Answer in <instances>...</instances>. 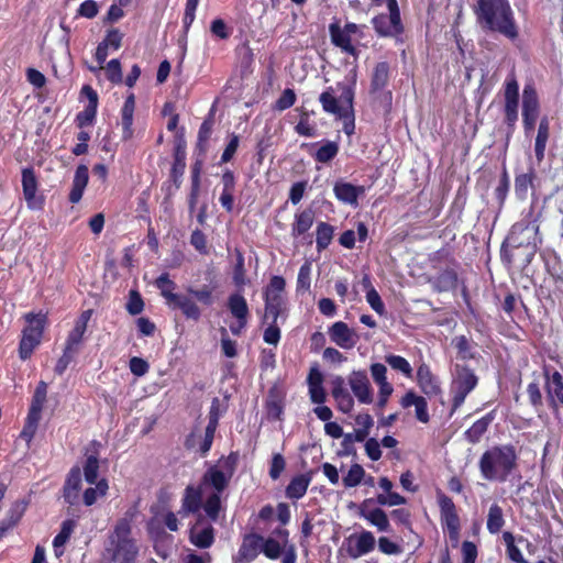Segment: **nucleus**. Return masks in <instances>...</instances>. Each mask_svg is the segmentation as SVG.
<instances>
[{
  "label": "nucleus",
  "instance_id": "59",
  "mask_svg": "<svg viewBox=\"0 0 563 563\" xmlns=\"http://www.w3.org/2000/svg\"><path fill=\"white\" fill-rule=\"evenodd\" d=\"M262 323L267 325L263 334L264 341L268 344L277 345L280 339V330L276 325V322H273L272 319H269L268 322H264L262 320Z\"/></svg>",
  "mask_w": 563,
  "mask_h": 563
},
{
  "label": "nucleus",
  "instance_id": "35",
  "mask_svg": "<svg viewBox=\"0 0 563 563\" xmlns=\"http://www.w3.org/2000/svg\"><path fill=\"white\" fill-rule=\"evenodd\" d=\"M202 487L189 485L185 489L181 508L187 514L197 512L202 506Z\"/></svg>",
  "mask_w": 563,
  "mask_h": 563
},
{
  "label": "nucleus",
  "instance_id": "23",
  "mask_svg": "<svg viewBox=\"0 0 563 563\" xmlns=\"http://www.w3.org/2000/svg\"><path fill=\"white\" fill-rule=\"evenodd\" d=\"M539 113V102L534 89L526 86L523 89V124L526 132L533 129Z\"/></svg>",
  "mask_w": 563,
  "mask_h": 563
},
{
  "label": "nucleus",
  "instance_id": "57",
  "mask_svg": "<svg viewBox=\"0 0 563 563\" xmlns=\"http://www.w3.org/2000/svg\"><path fill=\"white\" fill-rule=\"evenodd\" d=\"M78 355V353L74 351H69L68 349H63V354L57 360L56 365L54 367V372L56 375L62 376L66 369L68 368L69 364L75 360V357Z\"/></svg>",
  "mask_w": 563,
  "mask_h": 563
},
{
  "label": "nucleus",
  "instance_id": "54",
  "mask_svg": "<svg viewBox=\"0 0 563 563\" xmlns=\"http://www.w3.org/2000/svg\"><path fill=\"white\" fill-rule=\"evenodd\" d=\"M339 152V146L335 142H325L316 153V159L320 163H328L333 159Z\"/></svg>",
  "mask_w": 563,
  "mask_h": 563
},
{
  "label": "nucleus",
  "instance_id": "20",
  "mask_svg": "<svg viewBox=\"0 0 563 563\" xmlns=\"http://www.w3.org/2000/svg\"><path fill=\"white\" fill-rule=\"evenodd\" d=\"M376 539L371 531L363 530L349 538L347 553L351 558L357 559L368 554L375 548Z\"/></svg>",
  "mask_w": 563,
  "mask_h": 563
},
{
  "label": "nucleus",
  "instance_id": "14",
  "mask_svg": "<svg viewBox=\"0 0 563 563\" xmlns=\"http://www.w3.org/2000/svg\"><path fill=\"white\" fill-rule=\"evenodd\" d=\"M218 417H209L208 424L205 430V434H197L196 432H191L186 441L185 445L188 450L197 449V451L201 454V456L207 455L210 451L214 433L218 428Z\"/></svg>",
  "mask_w": 563,
  "mask_h": 563
},
{
  "label": "nucleus",
  "instance_id": "39",
  "mask_svg": "<svg viewBox=\"0 0 563 563\" xmlns=\"http://www.w3.org/2000/svg\"><path fill=\"white\" fill-rule=\"evenodd\" d=\"M536 178V170L533 167H529L528 173L516 176L515 179V191L518 198L526 199L528 189L532 187Z\"/></svg>",
  "mask_w": 563,
  "mask_h": 563
},
{
  "label": "nucleus",
  "instance_id": "49",
  "mask_svg": "<svg viewBox=\"0 0 563 563\" xmlns=\"http://www.w3.org/2000/svg\"><path fill=\"white\" fill-rule=\"evenodd\" d=\"M202 507L209 519L217 521L221 510V494H210L203 503Z\"/></svg>",
  "mask_w": 563,
  "mask_h": 563
},
{
  "label": "nucleus",
  "instance_id": "18",
  "mask_svg": "<svg viewBox=\"0 0 563 563\" xmlns=\"http://www.w3.org/2000/svg\"><path fill=\"white\" fill-rule=\"evenodd\" d=\"M330 340L341 349H353L358 342V334L343 321L334 322L328 331Z\"/></svg>",
  "mask_w": 563,
  "mask_h": 563
},
{
  "label": "nucleus",
  "instance_id": "64",
  "mask_svg": "<svg viewBox=\"0 0 563 563\" xmlns=\"http://www.w3.org/2000/svg\"><path fill=\"white\" fill-rule=\"evenodd\" d=\"M372 378L378 386L382 384L389 383L387 379V367L382 363H373L369 367Z\"/></svg>",
  "mask_w": 563,
  "mask_h": 563
},
{
  "label": "nucleus",
  "instance_id": "55",
  "mask_svg": "<svg viewBox=\"0 0 563 563\" xmlns=\"http://www.w3.org/2000/svg\"><path fill=\"white\" fill-rule=\"evenodd\" d=\"M123 36L124 34L119 29H110L107 31L101 44L108 49L118 51L122 46Z\"/></svg>",
  "mask_w": 563,
  "mask_h": 563
},
{
  "label": "nucleus",
  "instance_id": "9",
  "mask_svg": "<svg viewBox=\"0 0 563 563\" xmlns=\"http://www.w3.org/2000/svg\"><path fill=\"white\" fill-rule=\"evenodd\" d=\"M285 279L279 276H274L266 290H265V311L263 314V321L268 322L272 319L276 322L283 309L285 307Z\"/></svg>",
  "mask_w": 563,
  "mask_h": 563
},
{
  "label": "nucleus",
  "instance_id": "50",
  "mask_svg": "<svg viewBox=\"0 0 563 563\" xmlns=\"http://www.w3.org/2000/svg\"><path fill=\"white\" fill-rule=\"evenodd\" d=\"M365 477V471L362 465L353 464L347 474L343 477V484L346 488L356 487Z\"/></svg>",
  "mask_w": 563,
  "mask_h": 563
},
{
  "label": "nucleus",
  "instance_id": "52",
  "mask_svg": "<svg viewBox=\"0 0 563 563\" xmlns=\"http://www.w3.org/2000/svg\"><path fill=\"white\" fill-rule=\"evenodd\" d=\"M187 294L191 295L205 306H211L213 303V288L208 285H205L199 289L188 287Z\"/></svg>",
  "mask_w": 563,
  "mask_h": 563
},
{
  "label": "nucleus",
  "instance_id": "41",
  "mask_svg": "<svg viewBox=\"0 0 563 563\" xmlns=\"http://www.w3.org/2000/svg\"><path fill=\"white\" fill-rule=\"evenodd\" d=\"M363 285L364 287L367 289V292H366V301L368 302V305L371 306V308L377 312L379 316H384L386 310H385V305L379 296V294L376 291V289H374L372 287V284H371V280H369V277L368 276H364L363 278Z\"/></svg>",
  "mask_w": 563,
  "mask_h": 563
},
{
  "label": "nucleus",
  "instance_id": "58",
  "mask_svg": "<svg viewBox=\"0 0 563 563\" xmlns=\"http://www.w3.org/2000/svg\"><path fill=\"white\" fill-rule=\"evenodd\" d=\"M199 4V0H187L185 5V12L183 16V27L187 33L195 21L196 10Z\"/></svg>",
  "mask_w": 563,
  "mask_h": 563
},
{
  "label": "nucleus",
  "instance_id": "26",
  "mask_svg": "<svg viewBox=\"0 0 563 563\" xmlns=\"http://www.w3.org/2000/svg\"><path fill=\"white\" fill-rule=\"evenodd\" d=\"M417 383L420 389L429 397L437 396L441 393L439 379L424 363L420 364L417 369Z\"/></svg>",
  "mask_w": 563,
  "mask_h": 563
},
{
  "label": "nucleus",
  "instance_id": "10",
  "mask_svg": "<svg viewBox=\"0 0 563 563\" xmlns=\"http://www.w3.org/2000/svg\"><path fill=\"white\" fill-rule=\"evenodd\" d=\"M476 375L466 367H455L454 377L451 384L452 409L460 408L466 396L476 387Z\"/></svg>",
  "mask_w": 563,
  "mask_h": 563
},
{
  "label": "nucleus",
  "instance_id": "16",
  "mask_svg": "<svg viewBox=\"0 0 563 563\" xmlns=\"http://www.w3.org/2000/svg\"><path fill=\"white\" fill-rule=\"evenodd\" d=\"M373 500L365 499L358 507V515L369 525L375 527L378 532H389L391 527L386 512L378 507H371Z\"/></svg>",
  "mask_w": 563,
  "mask_h": 563
},
{
  "label": "nucleus",
  "instance_id": "28",
  "mask_svg": "<svg viewBox=\"0 0 563 563\" xmlns=\"http://www.w3.org/2000/svg\"><path fill=\"white\" fill-rule=\"evenodd\" d=\"M333 191L338 200L351 206H356L358 197L365 192L364 187L354 186L345 181H336Z\"/></svg>",
  "mask_w": 563,
  "mask_h": 563
},
{
  "label": "nucleus",
  "instance_id": "27",
  "mask_svg": "<svg viewBox=\"0 0 563 563\" xmlns=\"http://www.w3.org/2000/svg\"><path fill=\"white\" fill-rule=\"evenodd\" d=\"M275 534L278 537V539L273 537L266 538L263 552V554L271 560L278 559L289 544V533L286 529H277Z\"/></svg>",
  "mask_w": 563,
  "mask_h": 563
},
{
  "label": "nucleus",
  "instance_id": "45",
  "mask_svg": "<svg viewBox=\"0 0 563 563\" xmlns=\"http://www.w3.org/2000/svg\"><path fill=\"white\" fill-rule=\"evenodd\" d=\"M200 173H201V163L197 161L191 166V188L189 194V207L191 209L195 208L197 203V199L200 190Z\"/></svg>",
  "mask_w": 563,
  "mask_h": 563
},
{
  "label": "nucleus",
  "instance_id": "4",
  "mask_svg": "<svg viewBox=\"0 0 563 563\" xmlns=\"http://www.w3.org/2000/svg\"><path fill=\"white\" fill-rule=\"evenodd\" d=\"M170 310H179L187 320L198 321L201 317V309L188 295L175 292L177 284L170 279L168 273H162L154 282Z\"/></svg>",
  "mask_w": 563,
  "mask_h": 563
},
{
  "label": "nucleus",
  "instance_id": "13",
  "mask_svg": "<svg viewBox=\"0 0 563 563\" xmlns=\"http://www.w3.org/2000/svg\"><path fill=\"white\" fill-rule=\"evenodd\" d=\"M38 181L33 167L22 169V190L26 206L31 210H42L44 198L36 196Z\"/></svg>",
  "mask_w": 563,
  "mask_h": 563
},
{
  "label": "nucleus",
  "instance_id": "61",
  "mask_svg": "<svg viewBox=\"0 0 563 563\" xmlns=\"http://www.w3.org/2000/svg\"><path fill=\"white\" fill-rule=\"evenodd\" d=\"M406 498L400 496L398 493L389 492L387 494H379L377 496V503L382 506H400L406 504Z\"/></svg>",
  "mask_w": 563,
  "mask_h": 563
},
{
  "label": "nucleus",
  "instance_id": "11",
  "mask_svg": "<svg viewBox=\"0 0 563 563\" xmlns=\"http://www.w3.org/2000/svg\"><path fill=\"white\" fill-rule=\"evenodd\" d=\"M389 14H380L373 20L375 30L384 36H394L402 31L397 0H386Z\"/></svg>",
  "mask_w": 563,
  "mask_h": 563
},
{
  "label": "nucleus",
  "instance_id": "43",
  "mask_svg": "<svg viewBox=\"0 0 563 563\" xmlns=\"http://www.w3.org/2000/svg\"><path fill=\"white\" fill-rule=\"evenodd\" d=\"M385 362L394 371L400 372L407 378H412V367L405 357L400 355L389 354L385 356Z\"/></svg>",
  "mask_w": 563,
  "mask_h": 563
},
{
  "label": "nucleus",
  "instance_id": "22",
  "mask_svg": "<svg viewBox=\"0 0 563 563\" xmlns=\"http://www.w3.org/2000/svg\"><path fill=\"white\" fill-rule=\"evenodd\" d=\"M81 488V470L79 466H73L65 479L63 486V498L64 501L70 506H74L79 500V490Z\"/></svg>",
  "mask_w": 563,
  "mask_h": 563
},
{
  "label": "nucleus",
  "instance_id": "8",
  "mask_svg": "<svg viewBox=\"0 0 563 563\" xmlns=\"http://www.w3.org/2000/svg\"><path fill=\"white\" fill-rule=\"evenodd\" d=\"M538 233L539 225L536 221H521L512 227L507 243L514 249L526 247L529 251L528 262H530L536 253L538 241L540 242Z\"/></svg>",
  "mask_w": 563,
  "mask_h": 563
},
{
  "label": "nucleus",
  "instance_id": "3",
  "mask_svg": "<svg viewBox=\"0 0 563 563\" xmlns=\"http://www.w3.org/2000/svg\"><path fill=\"white\" fill-rule=\"evenodd\" d=\"M131 532L128 519L118 520L109 537L110 547L107 548L113 563H136L140 549L136 541L131 538Z\"/></svg>",
  "mask_w": 563,
  "mask_h": 563
},
{
  "label": "nucleus",
  "instance_id": "42",
  "mask_svg": "<svg viewBox=\"0 0 563 563\" xmlns=\"http://www.w3.org/2000/svg\"><path fill=\"white\" fill-rule=\"evenodd\" d=\"M504 525H505V519H504V511H503L501 507L497 504H493L490 506V508L488 510V515H487V530L490 533L496 534L501 530Z\"/></svg>",
  "mask_w": 563,
  "mask_h": 563
},
{
  "label": "nucleus",
  "instance_id": "21",
  "mask_svg": "<svg viewBox=\"0 0 563 563\" xmlns=\"http://www.w3.org/2000/svg\"><path fill=\"white\" fill-rule=\"evenodd\" d=\"M518 82L514 77L508 78L505 87V120L510 126H512L518 119Z\"/></svg>",
  "mask_w": 563,
  "mask_h": 563
},
{
  "label": "nucleus",
  "instance_id": "38",
  "mask_svg": "<svg viewBox=\"0 0 563 563\" xmlns=\"http://www.w3.org/2000/svg\"><path fill=\"white\" fill-rule=\"evenodd\" d=\"M310 478L306 475H298L294 477L286 488V496L290 499H299L305 496Z\"/></svg>",
  "mask_w": 563,
  "mask_h": 563
},
{
  "label": "nucleus",
  "instance_id": "33",
  "mask_svg": "<svg viewBox=\"0 0 563 563\" xmlns=\"http://www.w3.org/2000/svg\"><path fill=\"white\" fill-rule=\"evenodd\" d=\"M91 446L95 449L91 454L86 453V461L82 471L86 482L93 485L98 479L99 473L98 448L100 446V443L98 441H92Z\"/></svg>",
  "mask_w": 563,
  "mask_h": 563
},
{
  "label": "nucleus",
  "instance_id": "46",
  "mask_svg": "<svg viewBox=\"0 0 563 563\" xmlns=\"http://www.w3.org/2000/svg\"><path fill=\"white\" fill-rule=\"evenodd\" d=\"M333 233H334V229L332 225H330L325 222H320L318 224L317 238H316L318 251L324 250L329 246V244L332 241Z\"/></svg>",
  "mask_w": 563,
  "mask_h": 563
},
{
  "label": "nucleus",
  "instance_id": "15",
  "mask_svg": "<svg viewBox=\"0 0 563 563\" xmlns=\"http://www.w3.org/2000/svg\"><path fill=\"white\" fill-rule=\"evenodd\" d=\"M347 384L358 402L369 405L374 400L373 388L365 371H352Z\"/></svg>",
  "mask_w": 563,
  "mask_h": 563
},
{
  "label": "nucleus",
  "instance_id": "48",
  "mask_svg": "<svg viewBox=\"0 0 563 563\" xmlns=\"http://www.w3.org/2000/svg\"><path fill=\"white\" fill-rule=\"evenodd\" d=\"M503 539L506 544V552L508 558L515 563H527L520 549L515 544V537L511 532H504Z\"/></svg>",
  "mask_w": 563,
  "mask_h": 563
},
{
  "label": "nucleus",
  "instance_id": "51",
  "mask_svg": "<svg viewBox=\"0 0 563 563\" xmlns=\"http://www.w3.org/2000/svg\"><path fill=\"white\" fill-rule=\"evenodd\" d=\"M233 283L241 287L244 284V255L239 249L234 251Z\"/></svg>",
  "mask_w": 563,
  "mask_h": 563
},
{
  "label": "nucleus",
  "instance_id": "47",
  "mask_svg": "<svg viewBox=\"0 0 563 563\" xmlns=\"http://www.w3.org/2000/svg\"><path fill=\"white\" fill-rule=\"evenodd\" d=\"M229 309L231 313L244 324L246 320V301L241 295H232L229 298Z\"/></svg>",
  "mask_w": 563,
  "mask_h": 563
},
{
  "label": "nucleus",
  "instance_id": "12",
  "mask_svg": "<svg viewBox=\"0 0 563 563\" xmlns=\"http://www.w3.org/2000/svg\"><path fill=\"white\" fill-rule=\"evenodd\" d=\"M439 505L441 511V523L444 530L448 531L450 540L455 547L460 540V518L452 499L445 495L439 497Z\"/></svg>",
  "mask_w": 563,
  "mask_h": 563
},
{
  "label": "nucleus",
  "instance_id": "7",
  "mask_svg": "<svg viewBox=\"0 0 563 563\" xmlns=\"http://www.w3.org/2000/svg\"><path fill=\"white\" fill-rule=\"evenodd\" d=\"M338 90L340 91L339 96L333 87H329L319 98L322 109L335 117L345 115V113L351 112L354 98L352 88L346 85L339 84Z\"/></svg>",
  "mask_w": 563,
  "mask_h": 563
},
{
  "label": "nucleus",
  "instance_id": "19",
  "mask_svg": "<svg viewBox=\"0 0 563 563\" xmlns=\"http://www.w3.org/2000/svg\"><path fill=\"white\" fill-rule=\"evenodd\" d=\"M189 541L199 549H208L214 542V529L212 525L199 517L190 528Z\"/></svg>",
  "mask_w": 563,
  "mask_h": 563
},
{
  "label": "nucleus",
  "instance_id": "40",
  "mask_svg": "<svg viewBox=\"0 0 563 563\" xmlns=\"http://www.w3.org/2000/svg\"><path fill=\"white\" fill-rule=\"evenodd\" d=\"M492 421L493 415L488 413L487 416L474 422L472 427L465 432L466 439L472 443L478 442L483 434L487 431V428Z\"/></svg>",
  "mask_w": 563,
  "mask_h": 563
},
{
  "label": "nucleus",
  "instance_id": "24",
  "mask_svg": "<svg viewBox=\"0 0 563 563\" xmlns=\"http://www.w3.org/2000/svg\"><path fill=\"white\" fill-rule=\"evenodd\" d=\"M331 394L336 402L338 409L344 413L351 412L354 407V399L345 387L344 378L334 376L331 380Z\"/></svg>",
  "mask_w": 563,
  "mask_h": 563
},
{
  "label": "nucleus",
  "instance_id": "2",
  "mask_svg": "<svg viewBox=\"0 0 563 563\" xmlns=\"http://www.w3.org/2000/svg\"><path fill=\"white\" fill-rule=\"evenodd\" d=\"M517 454L511 445L494 446L479 460V470L487 481L505 482L516 467Z\"/></svg>",
  "mask_w": 563,
  "mask_h": 563
},
{
  "label": "nucleus",
  "instance_id": "29",
  "mask_svg": "<svg viewBox=\"0 0 563 563\" xmlns=\"http://www.w3.org/2000/svg\"><path fill=\"white\" fill-rule=\"evenodd\" d=\"M88 181H89L88 167L84 164L78 165L75 170L71 189L68 195V200L70 203L75 205L81 200L84 191L88 185Z\"/></svg>",
  "mask_w": 563,
  "mask_h": 563
},
{
  "label": "nucleus",
  "instance_id": "17",
  "mask_svg": "<svg viewBox=\"0 0 563 563\" xmlns=\"http://www.w3.org/2000/svg\"><path fill=\"white\" fill-rule=\"evenodd\" d=\"M80 95L88 99L85 109L76 114L75 123L79 129L91 125L97 115L98 93L90 85H84Z\"/></svg>",
  "mask_w": 563,
  "mask_h": 563
},
{
  "label": "nucleus",
  "instance_id": "36",
  "mask_svg": "<svg viewBox=\"0 0 563 563\" xmlns=\"http://www.w3.org/2000/svg\"><path fill=\"white\" fill-rule=\"evenodd\" d=\"M550 135V125L549 120L547 118H543L540 121L539 128H538V134L536 137V144H534V154L536 158L539 163H541L544 158L545 147Z\"/></svg>",
  "mask_w": 563,
  "mask_h": 563
},
{
  "label": "nucleus",
  "instance_id": "37",
  "mask_svg": "<svg viewBox=\"0 0 563 563\" xmlns=\"http://www.w3.org/2000/svg\"><path fill=\"white\" fill-rule=\"evenodd\" d=\"M389 66L387 63H378L372 75V92L382 91L388 85Z\"/></svg>",
  "mask_w": 563,
  "mask_h": 563
},
{
  "label": "nucleus",
  "instance_id": "30",
  "mask_svg": "<svg viewBox=\"0 0 563 563\" xmlns=\"http://www.w3.org/2000/svg\"><path fill=\"white\" fill-rule=\"evenodd\" d=\"M329 32L331 36L332 43L340 47L343 52L355 56L356 48L354 46V42H356L352 36H349L343 32L342 27L335 23L330 24Z\"/></svg>",
  "mask_w": 563,
  "mask_h": 563
},
{
  "label": "nucleus",
  "instance_id": "44",
  "mask_svg": "<svg viewBox=\"0 0 563 563\" xmlns=\"http://www.w3.org/2000/svg\"><path fill=\"white\" fill-rule=\"evenodd\" d=\"M313 223V212L311 210H303L296 216V221L292 225V234L295 236L306 233Z\"/></svg>",
  "mask_w": 563,
  "mask_h": 563
},
{
  "label": "nucleus",
  "instance_id": "25",
  "mask_svg": "<svg viewBox=\"0 0 563 563\" xmlns=\"http://www.w3.org/2000/svg\"><path fill=\"white\" fill-rule=\"evenodd\" d=\"M29 501L25 499L15 500L5 517L0 521V537H4L5 533L13 529L24 516Z\"/></svg>",
  "mask_w": 563,
  "mask_h": 563
},
{
  "label": "nucleus",
  "instance_id": "31",
  "mask_svg": "<svg viewBox=\"0 0 563 563\" xmlns=\"http://www.w3.org/2000/svg\"><path fill=\"white\" fill-rule=\"evenodd\" d=\"M547 393L550 401L556 406L563 404V376L558 371L552 374L545 372Z\"/></svg>",
  "mask_w": 563,
  "mask_h": 563
},
{
  "label": "nucleus",
  "instance_id": "63",
  "mask_svg": "<svg viewBox=\"0 0 563 563\" xmlns=\"http://www.w3.org/2000/svg\"><path fill=\"white\" fill-rule=\"evenodd\" d=\"M84 340L85 336L82 334L71 329L66 338L64 347L79 353Z\"/></svg>",
  "mask_w": 563,
  "mask_h": 563
},
{
  "label": "nucleus",
  "instance_id": "6",
  "mask_svg": "<svg viewBox=\"0 0 563 563\" xmlns=\"http://www.w3.org/2000/svg\"><path fill=\"white\" fill-rule=\"evenodd\" d=\"M238 464V455L231 453L222 457L213 466H210L201 478V487H211L213 493L222 494L228 487Z\"/></svg>",
  "mask_w": 563,
  "mask_h": 563
},
{
  "label": "nucleus",
  "instance_id": "53",
  "mask_svg": "<svg viewBox=\"0 0 563 563\" xmlns=\"http://www.w3.org/2000/svg\"><path fill=\"white\" fill-rule=\"evenodd\" d=\"M125 308L131 316H137L144 310V300L137 290H130Z\"/></svg>",
  "mask_w": 563,
  "mask_h": 563
},
{
  "label": "nucleus",
  "instance_id": "56",
  "mask_svg": "<svg viewBox=\"0 0 563 563\" xmlns=\"http://www.w3.org/2000/svg\"><path fill=\"white\" fill-rule=\"evenodd\" d=\"M210 32L216 38L228 40L233 30L224 22V20L217 18L210 24Z\"/></svg>",
  "mask_w": 563,
  "mask_h": 563
},
{
  "label": "nucleus",
  "instance_id": "62",
  "mask_svg": "<svg viewBox=\"0 0 563 563\" xmlns=\"http://www.w3.org/2000/svg\"><path fill=\"white\" fill-rule=\"evenodd\" d=\"M311 264L305 263L298 273L297 289L308 290L310 288Z\"/></svg>",
  "mask_w": 563,
  "mask_h": 563
},
{
  "label": "nucleus",
  "instance_id": "5",
  "mask_svg": "<svg viewBox=\"0 0 563 563\" xmlns=\"http://www.w3.org/2000/svg\"><path fill=\"white\" fill-rule=\"evenodd\" d=\"M25 327L22 329L19 342V357L22 361L31 358L35 349L41 344L44 331L48 324V312H27L23 316Z\"/></svg>",
  "mask_w": 563,
  "mask_h": 563
},
{
  "label": "nucleus",
  "instance_id": "1",
  "mask_svg": "<svg viewBox=\"0 0 563 563\" xmlns=\"http://www.w3.org/2000/svg\"><path fill=\"white\" fill-rule=\"evenodd\" d=\"M474 13L483 31L498 33L510 41L518 37V26L508 0H476Z\"/></svg>",
  "mask_w": 563,
  "mask_h": 563
},
{
  "label": "nucleus",
  "instance_id": "60",
  "mask_svg": "<svg viewBox=\"0 0 563 563\" xmlns=\"http://www.w3.org/2000/svg\"><path fill=\"white\" fill-rule=\"evenodd\" d=\"M107 78L112 84H120L122 81V68L119 59L113 58L108 63Z\"/></svg>",
  "mask_w": 563,
  "mask_h": 563
},
{
  "label": "nucleus",
  "instance_id": "32",
  "mask_svg": "<svg viewBox=\"0 0 563 563\" xmlns=\"http://www.w3.org/2000/svg\"><path fill=\"white\" fill-rule=\"evenodd\" d=\"M135 109V96L134 93H130L123 103L121 109V123L123 130V139L128 140L132 136L133 130V115Z\"/></svg>",
  "mask_w": 563,
  "mask_h": 563
},
{
  "label": "nucleus",
  "instance_id": "34",
  "mask_svg": "<svg viewBox=\"0 0 563 563\" xmlns=\"http://www.w3.org/2000/svg\"><path fill=\"white\" fill-rule=\"evenodd\" d=\"M75 527L76 521L74 519H66L62 522L59 532L53 539L54 553L57 558L64 554V545L70 539Z\"/></svg>",
  "mask_w": 563,
  "mask_h": 563
}]
</instances>
